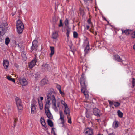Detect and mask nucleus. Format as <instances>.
<instances>
[{"instance_id":"f257e3e1","label":"nucleus","mask_w":135,"mask_h":135,"mask_svg":"<svg viewBox=\"0 0 135 135\" xmlns=\"http://www.w3.org/2000/svg\"><path fill=\"white\" fill-rule=\"evenodd\" d=\"M47 96V100L51 101L52 100V108L55 111H58V109L56 105V100L55 97L56 95L55 91L53 88H50L48 90L47 93L46 94Z\"/></svg>"},{"instance_id":"f03ea898","label":"nucleus","mask_w":135,"mask_h":135,"mask_svg":"<svg viewBox=\"0 0 135 135\" xmlns=\"http://www.w3.org/2000/svg\"><path fill=\"white\" fill-rule=\"evenodd\" d=\"M80 83L81 86V91L86 97H89L88 92L87 91L88 85L86 78L84 76V74H82L80 79Z\"/></svg>"},{"instance_id":"7ed1b4c3","label":"nucleus","mask_w":135,"mask_h":135,"mask_svg":"<svg viewBox=\"0 0 135 135\" xmlns=\"http://www.w3.org/2000/svg\"><path fill=\"white\" fill-rule=\"evenodd\" d=\"M16 26L17 31L18 33L21 34L24 28V26L22 21L20 20H18L16 21Z\"/></svg>"},{"instance_id":"20e7f679","label":"nucleus","mask_w":135,"mask_h":135,"mask_svg":"<svg viewBox=\"0 0 135 135\" xmlns=\"http://www.w3.org/2000/svg\"><path fill=\"white\" fill-rule=\"evenodd\" d=\"M8 25L7 23H2L0 27V36H2L5 33L8 28Z\"/></svg>"},{"instance_id":"39448f33","label":"nucleus","mask_w":135,"mask_h":135,"mask_svg":"<svg viewBox=\"0 0 135 135\" xmlns=\"http://www.w3.org/2000/svg\"><path fill=\"white\" fill-rule=\"evenodd\" d=\"M36 102L34 99H33L31 102V113L33 114H34L36 110Z\"/></svg>"},{"instance_id":"423d86ee","label":"nucleus","mask_w":135,"mask_h":135,"mask_svg":"<svg viewBox=\"0 0 135 135\" xmlns=\"http://www.w3.org/2000/svg\"><path fill=\"white\" fill-rule=\"evenodd\" d=\"M38 41L36 40H35L32 42V45L31 47V51L32 52L35 50L36 51L38 49Z\"/></svg>"},{"instance_id":"0eeeda50","label":"nucleus","mask_w":135,"mask_h":135,"mask_svg":"<svg viewBox=\"0 0 135 135\" xmlns=\"http://www.w3.org/2000/svg\"><path fill=\"white\" fill-rule=\"evenodd\" d=\"M93 112L94 114L97 117H99L101 116V110L97 108H95L93 109Z\"/></svg>"},{"instance_id":"6e6552de","label":"nucleus","mask_w":135,"mask_h":135,"mask_svg":"<svg viewBox=\"0 0 135 135\" xmlns=\"http://www.w3.org/2000/svg\"><path fill=\"white\" fill-rule=\"evenodd\" d=\"M113 57L114 60L116 61L122 63V64L124 65V64L122 63L123 60H122V59L120 57L119 55L117 54H116L113 55Z\"/></svg>"},{"instance_id":"1a4fd4ad","label":"nucleus","mask_w":135,"mask_h":135,"mask_svg":"<svg viewBox=\"0 0 135 135\" xmlns=\"http://www.w3.org/2000/svg\"><path fill=\"white\" fill-rule=\"evenodd\" d=\"M37 62L36 56L35 55V57L32 61L30 62L29 65V67L30 68H32L36 65Z\"/></svg>"},{"instance_id":"9d476101","label":"nucleus","mask_w":135,"mask_h":135,"mask_svg":"<svg viewBox=\"0 0 135 135\" xmlns=\"http://www.w3.org/2000/svg\"><path fill=\"white\" fill-rule=\"evenodd\" d=\"M59 114L60 116V119L61 121V122L60 123V124H62V127H63L65 125V121L64 119V115L63 114L62 112L60 110L59 111Z\"/></svg>"},{"instance_id":"9b49d317","label":"nucleus","mask_w":135,"mask_h":135,"mask_svg":"<svg viewBox=\"0 0 135 135\" xmlns=\"http://www.w3.org/2000/svg\"><path fill=\"white\" fill-rule=\"evenodd\" d=\"M84 41L83 44L82 45V47L83 48H85L86 47L89 46V41L88 40L87 38L85 36H84Z\"/></svg>"},{"instance_id":"f8f14e48","label":"nucleus","mask_w":135,"mask_h":135,"mask_svg":"<svg viewBox=\"0 0 135 135\" xmlns=\"http://www.w3.org/2000/svg\"><path fill=\"white\" fill-rule=\"evenodd\" d=\"M15 101L18 108L19 109V107H22V103L21 100L18 97H17L15 98Z\"/></svg>"},{"instance_id":"ddd939ff","label":"nucleus","mask_w":135,"mask_h":135,"mask_svg":"<svg viewBox=\"0 0 135 135\" xmlns=\"http://www.w3.org/2000/svg\"><path fill=\"white\" fill-rule=\"evenodd\" d=\"M50 69L49 65L46 64H43L42 67V70L44 72L47 71L48 70H49Z\"/></svg>"},{"instance_id":"4468645a","label":"nucleus","mask_w":135,"mask_h":135,"mask_svg":"<svg viewBox=\"0 0 135 135\" xmlns=\"http://www.w3.org/2000/svg\"><path fill=\"white\" fill-rule=\"evenodd\" d=\"M84 132L85 135H92L93 134L92 130L89 128H87L84 130Z\"/></svg>"},{"instance_id":"2eb2a0df","label":"nucleus","mask_w":135,"mask_h":135,"mask_svg":"<svg viewBox=\"0 0 135 135\" xmlns=\"http://www.w3.org/2000/svg\"><path fill=\"white\" fill-rule=\"evenodd\" d=\"M20 83L22 86H26L27 84V82L25 78H23L22 79L20 78L19 79Z\"/></svg>"},{"instance_id":"dca6fc26","label":"nucleus","mask_w":135,"mask_h":135,"mask_svg":"<svg viewBox=\"0 0 135 135\" xmlns=\"http://www.w3.org/2000/svg\"><path fill=\"white\" fill-rule=\"evenodd\" d=\"M3 64L6 69H7L9 65V62L7 59L3 60Z\"/></svg>"},{"instance_id":"f3484780","label":"nucleus","mask_w":135,"mask_h":135,"mask_svg":"<svg viewBox=\"0 0 135 135\" xmlns=\"http://www.w3.org/2000/svg\"><path fill=\"white\" fill-rule=\"evenodd\" d=\"M46 103L45 107V111L50 110L49 108L51 105L50 101L46 100Z\"/></svg>"},{"instance_id":"a211bd4d","label":"nucleus","mask_w":135,"mask_h":135,"mask_svg":"<svg viewBox=\"0 0 135 135\" xmlns=\"http://www.w3.org/2000/svg\"><path fill=\"white\" fill-rule=\"evenodd\" d=\"M64 112L65 114L67 116L70 115V110L68 108V106L64 107Z\"/></svg>"},{"instance_id":"6ab92c4d","label":"nucleus","mask_w":135,"mask_h":135,"mask_svg":"<svg viewBox=\"0 0 135 135\" xmlns=\"http://www.w3.org/2000/svg\"><path fill=\"white\" fill-rule=\"evenodd\" d=\"M48 82V80L47 79L44 78L40 82V85L42 86L46 84Z\"/></svg>"},{"instance_id":"aec40b11","label":"nucleus","mask_w":135,"mask_h":135,"mask_svg":"<svg viewBox=\"0 0 135 135\" xmlns=\"http://www.w3.org/2000/svg\"><path fill=\"white\" fill-rule=\"evenodd\" d=\"M46 114L48 118L49 119H52L53 117L50 110L45 111Z\"/></svg>"},{"instance_id":"412c9836","label":"nucleus","mask_w":135,"mask_h":135,"mask_svg":"<svg viewBox=\"0 0 135 135\" xmlns=\"http://www.w3.org/2000/svg\"><path fill=\"white\" fill-rule=\"evenodd\" d=\"M50 48L51 52L49 54L50 57H51L54 53V47L50 46Z\"/></svg>"},{"instance_id":"4be33fe9","label":"nucleus","mask_w":135,"mask_h":135,"mask_svg":"<svg viewBox=\"0 0 135 135\" xmlns=\"http://www.w3.org/2000/svg\"><path fill=\"white\" fill-rule=\"evenodd\" d=\"M58 34L56 31H55L52 33V38L54 39H56L57 38Z\"/></svg>"},{"instance_id":"5701e85b","label":"nucleus","mask_w":135,"mask_h":135,"mask_svg":"<svg viewBox=\"0 0 135 135\" xmlns=\"http://www.w3.org/2000/svg\"><path fill=\"white\" fill-rule=\"evenodd\" d=\"M118 121H115L113 123V127L114 129H115L118 126Z\"/></svg>"},{"instance_id":"b1692460","label":"nucleus","mask_w":135,"mask_h":135,"mask_svg":"<svg viewBox=\"0 0 135 135\" xmlns=\"http://www.w3.org/2000/svg\"><path fill=\"white\" fill-rule=\"evenodd\" d=\"M89 46H88V47H86L85 48V49H84V55H86L88 53L89 51Z\"/></svg>"},{"instance_id":"393cba45","label":"nucleus","mask_w":135,"mask_h":135,"mask_svg":"<svg viewBox=\"0 0 135 135\" xmlns=\"http://www.w3.org/2000/svg\"><path fill=\"white\" fill-rule=\"evenodd\" d=\"M67 32L66 33L67 37L68 38L69 36V33L71 31V28L69 26H68V28L66 29Z\"/></svg>"},{"instance_id":"a878e982","label":"nucleus","mask_w":135,"mask_h":135,"mask_svg":"<svg viewBox=\"0 0 135 135\" xmlns=\"http://www.w3.org/2000/svg\"><path fill=\"white\" fill-rule=\"evenodd\" d=\"M132 30L130 29H127L124 30V33L126 35H128L130 34L131 32L132 31Z\"/></svg>"},{"instance_id":"bb28decb","label":"nucleus","mask_w":135,"mask_h":135,"mask_svg":"<svg viewBox=\"0 0 135 135\" xmlns=\"http://www.w3.org/2000/svg\"><path fill=\"white\" fill-rule=\"evenodd\" d=\"M41 123L42 125L44 126L45 127V126L46 125L45 122V120L44 118L42 117L40 119Z\"/></svg>"},{"instance_id":"cd10ccee","label":"nucleus","mask_w":135,"mask_h":135,"mask_svg":"<svg viewBox=\"0 0 135 135\" xmlns=\"http://www.w3.org/2000/svg\"><path fill=\"white\" fill-rule=\"evenodd\" d=\"M38 104L39 105V108L41 110L43 109V104L42 101H39L38 100Z\"/></svg>"},{"instance_id":"c85d7f7f","label":"nucleus","mask_w":135,"mask_h":135,"mask_svg":"<svg viewBox=\"0 0 135 135\" xmlns=\"http://www.w3.org/2000/svg\"><path fill=\"white\" fill-rule=\"evenodd\" d=\"M47 122L48 125L51 127H52L53 126V124L52 120L48 119L47 120Z\"/></svg>"},{"instance_id":"c756f323","label":"nucleus","mask_w":135,"mask_h":135,"mask_svg":"<svg viewBox=\"0 0 135 135\" xmlns=\"http://www.w3.org/2000/svg\"><path fill=\"white\" fill-rule=\"evenodd\" d=\"M64 23L65 24V26L67 27V28H68V26H69V20L68 19H66L64 21Z\"/></svg>"},{"instance_id":"7c9ffc66","label":"nucleus","mask_w":135,"mask_h":135,"mask_svg":"<svg viewBox=\"0 0 135 135\" xmlns=\"http://www.w3.org/2000/svg\"><path fill=\"white\" fill-rule=\"evenodd\" d=\"M118 115L120 118H122L123 117V113L120 110H118L117 111Z\"/></svg>"},{"instance_id":"2f4dec72","label":"nucleus","mask_w":135,"mask_h":135,"mask_svg":"<svg viewBox=\"0 0 135 135\" xmlns=\"http://www.w3.org/2000/svg\"><path fill=\"white\" fill-rule=\"evenodd\" d=\"M18 47L20 49H23V44L21 42L19 43L18 44Z\"/></svg>"},{"instance_id":"473e14b6","label":"nucleus","mask_w":135,"mask_h":135,"mask_svg":"<svg viewBox=\"0 0 135 135\" xmlns=\"http://www.w3.org/2000/svg\"><path fill=\"white\" fill-rule=\"evenodd\" d=\"M7 78L8 79L9 81H12L13 82H15V80L14 79L11 78L9 76H7Z\"/></svg>"},{"instance_id":"72a5a7b5","label":"nucleus","mask_w":135,"mask_h":135,"mask_svg":"<svg viewBox=\"0 0 135 135\" xmlns=\"http://www.w3.org/2000/svg\"><path fill=\"white\" fill-rule=\"evenodd\" d=\"M10 40L8 37L6 38L5 39V43L6 45H8L10 42Z\"/></svg>"},{"instance_id":"f704fd0d","label":"nucleus","mask_w":135,"mask_h":135,"mask_svg":"<svg viewBox=\"0 0 135 135\" xmlns=\"http://www.w3.org/2000/svg\"><path fill=\"white\" fill-rule=\"evenodd\" d=\"M114 105L116 107H118L120 106V103L118 102H114Z\"/></svg>"},{"instance_id":"c9c22d12","label":"nucleus","mask_w":135,"mask_h":135,"mask_svg":"<svg viewBox=\"0 0 135 135\" xmlns=\"http://www.w3.org/2000/svg\"><path fill=\"white\" fill-rule=\"evenodd\" d=\"M63 24L62 23V21L61 19H60V23L58 25V27H63Z\"/></svg>"},{"instance_id":"e433bc0d","label":"nucleus","mask_w":135,"mask_h":135,"mask_svg":"<svg viewBox=\"0 0 135 135\" xmlns=\"http://www.w3.org/2000/svg\"><path fill=\"white\" fill-rule=\"evenodd\" d=\"M73 35L74 38H77L78 36L77 33L76 31H74L73 33Z\"/></svg>"},{"instance_id":"4c0bfd02","label":"nucleus","mask_w":135,"mask_h":135,"mask_svg":"<svg viewBox=\"0 0 135 135\" xmlns=\"http://www.w3.org/2000/svg\"><path fill=\"white\" fill-rule=\"evenodd\" d=\"M132 87L133 88L135 85V78H132Z\"/></svg>"},{"instance_id":"58836bf2","label":"nucleus","mask_w":135,"mask_h":135,"mask_svg":"<svg viewBox=\"0 0 135 135\" xmlns=\"http://www.w3.org/2000/svg\"><path fill=\"white\" fill-rule=\"evenodd\" d=\"M61 103L64 106V107L68 106L67 104L63 100H61Z\"/></svg>"},{"instance_id":"ea45409f","label":"nucleus","mask_w":135,"mask_h":135,"mask_svg":"<svg viewBox=\"0 0 135 135\" xmlns=\"http://www.w3.org/2000/svg\"><path fill=\"white\" fill-rule=\"evenodd\" d=\"M67 118L68 119V122L70 124H71L72 123L71 120V118L70 117H69V116H67Z\"/></svg>"},{"instance_id":"a19ab883","label":"nucleus","mask_w":135,"mask_h":135,"mask_svg":"<svg viewBox=\"0 0 135 135\" xmlns=\"http://www.w3.org/2000/svg\"><path fill=\"white\" fill-rule=\"evenodd\" d=\"M85 4L86 5H89V3L88 2V1H89V2H90V1H92L93 0H84Z\"/></svg>"},{"instance_id":"79ce46f5","label":"nucleus","mask_w":135,"mask_h":135,"mask_svg":"<svg viewBox=\"0 0 135 135\" xmlns=\"http://www.w3.org/2000/svg\"><path fill=\"white\" fill-rule=\"evenodd\" d=\"M131 37L133 38H135V31L132 33Z\"/></svg>"},{"instance_id":"37998d69","label":"nucleus","mask_w":135,"mask_h":135,"mask_svg":"<svg viewBox=\"0 0 135 135\" xmlns=\"http://www.w3.org/2000/svg\"><path fill=\"white\" fill-rule=\"evenodd\" d=\"M80 13L81 14H82L83 15H84V12L83 9H82L80 8Z\"/></svg>"},{"instance_id":"c03bdc74","label":"nucleus","mask_w":135,"mask_h":135,"mask_svg":"<svg viewBox=\"0 0 135 135\" xmlns=\"http://www.w3.org/2000/svg\"><path fill=\"white\" fill-rule=\"evenodd\" d=\"M86 117L88 118H90V114L87 113V111H86Z\"/></svg>"},{"instance_id":"a18cd8bd","label":"nucleus","mask_w":135,"mask_h":135,"mask_svg":"<svg viewBox=\"0 0 135 135\" xmlns=\"http://www.w3.org/2000/svg\"><path fill=\"white\" fill-rule=\"evenodd\" d=\"M108 102L110 105L111 106L113 105H114V101H111L110 100H108Z\"/></svg>"},{"instance_id":"49530a36","label":"nucleus","mask_w":135,"mask_h":135,"mask_svg":"<svg viewBox=\"0 0 135 135\" xmlns=\"http://www.w3.org/2000/svg\"><path fill=\"white\" fill-rule=\"evenodd\" d=\"M56 88L59 90H61V86L59 84H57V85Z\"/></svg>"},{"instance_id":"de8ad7c7","label":"nucleus","mask_w":135,"mask_h":135,"mask_svg":"<svg viewBox=\"0 0 135 135\" xmlns=\"http://www.w3.org/2000/svg\"><path fill=\"white\" fill-rule=\"evenodd\" d=\"M107 133L108 135H115V133L114 132H112L111 133H109L108 131H107Z\"/></svg>"},{"instance_id":"09e8293b","label":"nucleus","mask_w":135,"mask_h":135,"mask_svg":"<svg viewBox=\"0 0 135 135\" xmlns=\"http://www.w3.org/2000/svg\"><path fill=\"white\" fill-rule=\"evenodd\" d=\"M88 23L89 24H92V22H91V20L90 19H88L87 20Z\"/></svg>"},{"instance_id":"8fccbe9b","label":"nucleus","mask_w":135,"mask_h":135,"mask_svg":"<svg viewBox=\"0 0 135 135\" xmlns=\"http://www.w3.org/2000/svg\"><path fill=\"white\" fill-rule=\"evenodd\" d=\"M59 92L63 96L64 95V92H62L61 91V90H59Z\"/></svg>"},{"instance_id":"3c124183","label":"nucleus","mask_w":135,"mask_h":135,"mask_svg":"<svg viewBox=\"0 0 135 135\" xmlns=\"http://www.w3.org/2000/svg\"><path fill=\"white\" fill-rule=\"evenodd\" d=\"M17 119L16 118H15L14 119V126H16V123L17 122Z\"/></svg>"},{"instance_id":"603ef678","label":"nucleus","mask_w":135,"mask_h":135,"mask_svg":"<svg viewBox=\"0 0 135 135\" xmlns=\"http://www.w3.org/2000/svg\"><path fill=\"white\" fill-rule=\"evenodd\" d=\"M85 5L86 6V8H87V9L88 11H90L89 8V7H88V6H89V5Z\"/></svg>"},{"instance_id":"864d4df0","label":"nucleus","mask_w":135,"mask_h":135,"mask_svg":"<svg viewBox=\"0 0 135 135\" xmlns=\"http://www.w3.org/2000/svg\"><path fill=\"white\" fill-rule=\"evenodd\" d=\"M60 103L59 102H57V105L58 107H60Z\"/></svg>"},{"instance_id":"5fc2aeb1","label":"nucleus","mask_w":135,"mask_h":135,"mask_svg":"<svg viewBox=\"0 0 135 135\" xmlns=\"http://www.w3.org/2000/svg\"><path fill=\"white\" fill-rule=\"evenodd\" d=\"M40 99L41 101L43 99V98L42 97H40Z\"/></svg>"},{"instance_id":"6e6d98bb","label":"nucleus","mask_w":135,"mask_h":135,"mask_svg":"<svg viewBox=\"0 0 135 135\" xmlns=\"http://www.w3.org/2000/svg\"><path fill=\"white\" fill-rule=\"evenodd\" d=\"M87 30H88L89 27V25H87L86 26Z\"/></svg>"},{"instance_id":"4d7b16f0","label":"nucleus","mask_w":135,"mask_h":135,"mask_svg":"<svg viewBox=\"0 0 135 135\" xmlns=\"http://www.w3.org/2000/svg\"><path fill=\"white\" fill-rule=\"evenodd\" d=\"M121 30L122 31V34H123V33H124V30H123L122 29Z\"/></svg>"},{"instance_id":"13d9d810","label":"nucleus","mask_w":135,"mask_h":135,"mask_svg":"<svg viewBox=\"0 0 135 135\" xmlns=\"http://www.w3.org/2000/svg\"><path fill=\"white\" fill-rule=\"evenodd\" d=\"M54 132H55V131L54 130H53V129H52V132L54 134Z\"/></svg>"},{"instance_id":"bf43d9fd","label":"nucleus","mask_w":135,"mask_h":135,"mask_svg":"<svg viewBox=\"0 0 135 135\" xmlns=\"http://www.w3.org/2000/svg\"><path fill=\"white\" fill-rule=\"evenodd\" d=\"M133 49L135 50V45H134L133 46Z\"/></svg>"},{"instance_id":"052dcab7","label":"nucleus","mask_w":135,"mask_h":135,"mask_svg":"<svg viewBox=\"0 0 135 135\" xmlns=\"http://www.w3.org/2000/svg\"><path fill=\"white\" fill-rule=\"evenodd\" d=\"M100 119H96V120L98 122L99 120H100Z\"/></svg>"},{"instance_id":"680f3d73","label":"nucleus","mask_w":135,"mask_h":135,"mask_svg":"<svg viewBox=\"0 0 135 135\" xmlns=\"http://www.w3.org/2000/svg\"><path fill=\"white\" fill-rule=\"evenodd\" d=\"M97 35V32H95V35Z\"/></svg>"},{"instance_id":"e2e57ef3","label":"nucleus","mask_w":135,"mask_h":135,"mask_svg":"<svg viewBox=\"0 0 135 135\" xmlns=\"http://www.w3.org/2000/svg\"><path fill=\"white\" fill-rule=\"evenodd\" d=\"M54 135H56V133H55V132H54Z\"/></svg>"},{"instance_id":"0e129e2a","label":"nucleus","mask_w":135,"mask_h":135,"mask_svg":"<svg viewBox=\"0 0 135 135\" xmlns=\"http://www.w3.org/2000/svg\"><path fill=\"white\" fill-rule=\"evenodd\" d=\"M104 20H105V21H107V20L105 18H104Z\"/></svg>"},{"instance_id":"69168bd1","label":"nucleus","mask_w":135,"mask_h":135,"mask_svg":"<svg viewBox=\"0 0 135 135\" xmlns=\"http://www.w3.org/2000/svg\"><path fill=\"white\" fill-rule=\"evenodd\" d=\"M106 21L108 23H109V21H107H107Z\"/></svg>"},{"instance_id":"338daca9","label":"nucleus","mask_w":135,"mask_h":135,"mask_svg":"<svg viewBox=\"0 0 135 135\" xmlns=\"http://www.w3.org/2000/svg\"><path fill=\"white\" fill-rule=\"evenodd\" d=\"M26 59V57H25V59H24V60H25Z\"/></svg>"},{"instance_id":"774afa93","label":"nucleus","mask_w":135,"mask_h":135,"mask_svg":"<svg viewBox=\"0 0 135 135\" xmlns=\"http://www.w3.org/2000/svg\"><path fill=\"white\" fill-rule=\"evenodd\" d=\"M98 135H101L100 134H99Z\"/></svg>"}]
</instances>
